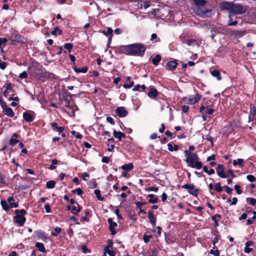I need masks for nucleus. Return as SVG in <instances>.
I'll return each mask as SVG.
<instances>
[{
  "mask_svg": "<svg viewBox=\"0 0 256 256\" xmlns=\"http://www.w3.org/2000/svg\"><path fill=\"white\" fill-rule=\"evenodd\" d=\"M254 216L252 218V219H248L247 220V224L248 225L252 224L254 222V220L256 218V212H254Z\"/></svg>",
  "mask_w": 256,
  "mask_h": 256,
  "instance_id": "42",
  "label": "nucleus"
},
{
  "mask_svg": "<svg viewBox=\"0 0 256 256\" xmlns=\"http://www.w3.org/2000/svg\"><path fill=\"white\" fill-rule=\"evenodd\" d=\"M36 246L38 248V250L42 252H46V250L44 248L43 244L40 243V242H36Z\"/></svg>",
  "mask_w": 256,
  "mask_h": 256,
  "instance_id": "22",
  "label": "nucleus"
},
{
  "mask_svg": "<svg viewBox=\"0 0 256 256\" xmlns=\"http://www.w3.org/2000/svg\"><path fill=\"white\" fill-rule=\"evenodd\" d=\"M80 208L78 204V205H74L72 207L71 212L74 214H76L80 212Z\"/></svg>",
  "mask_w": 256,
  "mask_h": 256,
  "instance_id": "19",
  "label": "nucleus"
},
{
  "mask_svg": "<svg viewBox=\"0 0 256 256\" xmlns=\"http://www.w3.org/2000/svg\"><path fill=\"white\" fill-rule=\"evenodd\" d=\"M57 32H58L60 35H61L62 34V31L60 30L58 27H55L54 30L52 32V35H56Z\"/></svg>",
  "mask_w": 256,
  "mask_h": 256,
  "instance_id": "38",
  "label": "nucleus"
},
{
  "mask_svg": "<svg viewBox=\"0 0 256 256\" xmlns=\"http://www.w3.org/2000/svg\"><path fill=\"white\" fill-rule=\"evenodd\" d=\"M134 84V82H131L129 84H124V87L126 88H132Z\"/></svg>",
  "mask_w": 256,
  "mask_h": 256,
  "instance_id": "53",
  "label": "nucleus"
},
{
  "mask_svg": "<svg viewBox=\"0 0 256 256\" xmlns=\"http://www.w3.org/2000/svg\"><path fill=\"white\" fill-rule=\"evenodd\" d=\"M74 71L77 73H79V72L86 73L88 70V68L86 66L83 67L81 69H79L76 67H74Z\"/></svg>",
  "mask_w": 256,
  "mask_h": 256,
  "instance_id": "27",
  "label": "nucleus"
},
{
  "mask_svg": "<svg viewBox=\"0 0 256 256\" xmlns=\"http://www.w3.org/2000/svg\"><path fill=\"white\" fill-rule=\"evenodd\" d=\"M210 72H211L212 75L213 76L216 78H217V80H221L220 74L218 70H214L212 71H211Z\"/></svg>",
  "mask_w": 256,
  "mask_h": 256,
  "instance_id": "20",
  "label": "nucleus"
},
{
  "mask_svg": "<svg viewBox=\"0 0 256 256\" xmlns=\"http://www.w3.org/2000/svg\"><path fill=\"white\" fill-rule=\"evenodd\" d=\"M15 213L16 214L14 216L16 222L20 226H23L26 221V218L24 216L20 215L18 210H16Z\"/></svg>",
  "mask_w": 256,
  "mask_h": 256,
  "instance_id": "6",
  "label": "nucleus"
},
{
  "mask_svg": "<svg viewBox=\"0 0 256 256\" xmlns=\"http://www.w3.org/2000/svg\"><path fill=\"white\" fill-rule=\"evenodd\" d=\"M210 253L211 254H214V256H220L219 251L217 250H211L210 251Z\"/></svg>",
  "mask_w": 256,
  "mask_h": 256,
  "instance_id": "52",
  "label": "nucleus"
},
{
  "mask_svg": "<svg viewBox=\"0 0 256 256\" xmlns=\"http://www.w3.org/2000/svg\"><path fill=\"white\" fill-rule=\"evenodd\" d=\"M14 200V198L12 196H10L8 199V201L9 202L10 206L11 208H17L18 206V204L13 202Z\"/></svg>",
  "mask_w": 256,
  "mask_h": 256,
  "instance_id": "21",
  "label": "nucleus"
},
{
  "mask_svg": "<svg viewBox=\"0 0 256 256\" xmlns=\"http://www.w3.org/2000/svg\"><path fill=\"white\" fill-rule=\"evenodd\" d=\"M18 142H20V141L18 140L14 139V138H11L10 140V144L12 146H14V144H16Z\"/></svg>",
  "mask_w": 256,
  "mask_h": 256,
  "instance_id": "47",
  "label": "nucleus"
},
{
  "mask_svg": "<svg viewBox=\"0 0 256 256\" xmlns=\"http://www.w3.org/2000/svg\"><path fill=\"white\" fill-rule=\"evenodd\" d=\"M245 32L244 30H234L232 32V36L238 38L244 36Z\"/></svg>",
  "mask_w": 256,
  "mask_h": 256,
  "instance_id": "10",
  "label": "nucleus"
},
{
  "mask_svg": "<svg viewBox=\"0 0 256 256\" xmlns=\"http://www.w3.org/2000/svg\"><path fill=\"white\" fill-rule=\"evenodd\" d=\"M182 188L188 190V192L193 196H197L198 194V190L196 189L193 184H186L182 186Z\"/></svg>",
  "mask_w": 256,
  "mask_h": 256,
  "instance_id": "5",
  "label": "nucleus"
},
{
  "mask_svg": "<svg viewBox=\"0 0 256 256\" xmlns=\"http://www.w3.org/2000/svg\"><path fill=\"white\" fill-rule=\"evenodd\" d=\"M110 159L108 157L104 156L102 158V162L104 163H108Z\"/></svg>",
  "mask_w": 256,
  "mask_h": 256,
  "instance_id": "64",
  "label": "nucleus"
},
{
  "mask_svg": "<svg viewBox=\"0 0 256 256\" xmlns=\"http://www.w3.org/2000/svg\"><path fill=\"white\" fill-rule=\"evenodd\" d=\"M150 198L148 202L152 204L156 203L158 202V198L153 194H150L148 196Z\"/></svg>",
  "mask_w": 256,
  "mask_h": 256,
  "instance_id": "18",
  "label": "nucleus"
},
{
  "mask_svg": "<svg viewBox=\"0 0 256 256\" xmlns=\"http://www.w3.org/2000/svg\"><path fill=\"white\" fill-rule=\"evenodd\" d=\"M247 179L250 182H253L256 180V178L252 175H248L246 176Z\"/></svg>",
  "mask_w": 256,
  "mask_h": 256,
  "instance_id": "54",
  "label": "nucleus"
},
{
  "mask_svg": "<svg viewBox=\"0 0 256 256\" xmlns=\"http://www.w3.org/2000/svg\"><path fill=\"white\" fill-rule=\"evenodd\" d=\"M24 118L27 122H30L34 120L32 116L27 112H25L23 114Z\"/></svg>",
  "mask_w": 256,
  "mask_h": 256,
  "instance_id": "16",
  "label": "nucleus"
},
{
  "mask_svg": "<svg viewBox=\"0 0 256 256\" xmlns=\"http://www.w3.org/2000/svg\"><path fill=\"white\" fill-rule=\"evenodd\" d=\"M22 42L21 36L20 35H16L12 39V42ZM12 44H14L12 42Z\"/></svg>",
  "mask_w": 256,
  "mask_h": 256,
  "instance_id": "34",
  "label": "nucleus"
},
{
  "mask_svg": "<svg viewBox=\"0 0 256 256\" xmlns=\"http://www.w3.org/2000/svg\"><path fill=\"white\" fill-rule=\"evenodd\" d=\"M114 136L118 138L120 140H122V138H124L126 136L122 132H118L116 130H114Z\"/></svg>",
  "mask_w": 256,
  "mask_h": 256,
  "instance_id": "17",
  "label": "nucleus"
},
{
  "mask_svg": "<svg viewBox=\"0 0 256 256\" xmlns=\"http://www.w3.org/2000/svg\"><path fill=\"white\" fill-rule=\"evenodd\" d=\"M224 188H226V190L228 194H230L232 191V189L228 186H226Z\"/></svg>",
  "mask_w": 256,
  "mask_h": 256,
  "instance_id": "63",
  "label": "nucleus"
},
{
  "mask_svg": "<svg viewBox=\"0 0 256 256\" xmlns=\"http://www.w3.org/2000/svg\"><path fill=\"white\" fill-rule=\"evenodd\" d=\"M89 176H90L89 174L87 172H84L82 175V177L83 180H84L85 181H86L87 180L86 178H88Z\"/></svg>",
  "mask_w": 256,
  "mask_h": 256,
  "instance_id": "58",
  "label": "nucleus"
},
{
  "mask_svg": "<svg viewBox=\"0 0 256 256\" xmlns=\"http://www.w3.org/2000/svg\"><path fill=\"white\" fill-rule=\"evenodd\" d=\"M117 226V224L114 222L112 224L110 225V230L112 235L116 234V231L114 230V228Z\"/></svg>",
  "mask_w": 256,
  "mask_h": 256,
  "instance_id": "29",
  "label": "nucleus"
},
{
  "mask_svg": "<svg viewBox=\"0 0 256 256\" xmlns=\"http://www.w3.org/2000/svg\"><path fill=\"white\" fill-rule=\"evenodd\" d=\"M176 66L177 62L174 60L169 62L166 64L168 68L170 70H174L176 67Z\"/></svg>",
  "mask_w": 256,
  "mask_h": 256,
  "instance_id": "15",
  "label": "nucleus"
},
{
  "mask_svg": "<svg viewBox=\"0 0 256 256\" xmlns=\"http://www.w3.org/2000/svg\"><path fill=\"white\" fill-rule=\"evenodd\" d=\"M72 192L74 194L76 193L78 195H81L82 194V191L80 188H77L75 190H72Z\"/></svg>",
  "mask_w": 256,
  "mask_h": 256,
  "instance_id": "44",
  "label": "nucleus"
},
{
  "mask_svg": "<svg viewBox=\"0 0 256 256\" xmlns=\"http://www.w3.org/2000/svg\"><path fill=\"white\" fill-rule=\"evenodd\" d=\"M148 95L150 98H154L156 97L158 95V92L156 88H151L148 93Z\"/></svg>",
  "mask_w": 256,
  "mask_h": 256,
  "instance_id": "12",
  "label": "nucleus"
},
{
  "mask_svg": "<svg viewBox=\"0 0 256 256\" xmlns=\"http://www.w3.org/2000/svg\"><path fill=\"white\" fill-rule=\"evenodd\" d=\"M71 133L77 138L80 139L82 137V135L80 133H78L76 131H72Z\"/></svg>",
  "mask_w": 256,
  "mask_h": 256,
  "instance_id": "46",
  "label": "nucleus"
},
{
  "mask_svg": "<svg viewBox=\"0 0 256 256\" xmlns=\"http://www.w3.org/2000/svg\"><path fill=\"white\" fill-rule=\"evenodd\" d=\"M106 120L112 124H114V120H113V118L111 117H108L106 118Z\"/></svg>",
  "mask_w": 256,
  "mask_h": 256,
  "instance_id": "61",
  "label": "nucleus"
},
{
  "mask_svg": "<svg viewBox=\"0 0 256 256\" xmlns=\"http://www.w3.org/2000/svg\"><path fill=\"white\" fill-rule=\"evenodd\" d=\"M0 204L4 210H9V206L6 200H2L0 202Z\"/></svg>",
  "mask_w": 256,
  "mask_h": 256,
  "instance_id": "26",
  "label": "nucleus"
},
{
  "mask_svg": "<svg viewBox=\"0 0 256 256\" xmlns=\"http://www.w3.org/2000/svg\"><path fill=\"white\" fill-rule=\"evenodd\" d=\"M215 190L218 192H220L222 191V188L220 186V182L216 183L215 185Z\"/></svg>",
  "mask_w": 256,
  "mask_h": 256,
  "instance_id": "43",
  "label": "nucleus"
},
{
  "mask_svg": "<svg viewBox=\"0 0 256 256\" xmlns=\"http://www.w3.org/2000/svg\"><path fill=\"white\" fill-rule=\"evenodd\" d=\"M152 237V236H148V235H144L143 239L145 243H148L149 240L150 238Z\"/></svg>",
  "mask_w": 256,
  "mask_h": 256,
  "instance_id": "49",
  "label": "nucleus"
},
{
  "mask_svg": "<svg viewBox=\"0 0 256 256\" xmlns=\"http://www.w3.org/2000/svg\"><path fill=\"white\" fill-rule=\"evenodd\" d=\"M125 50L129 55L142 56L145 52L146 48L142 44L136 43L126 46Z\"/></svg>",
  "mask_w": 256,
  "mask_h": 256,
  "instance_id": "2",
  "label": "nucleus"
},
{
  "mask_svg": "<svg viewBox=\"0 0 256 256\" xmlns=\"http://www.w3.org/2000/svg\"><path fill=\"white\" fill-rule=\"evenodd\" d=\"M234 16L232 14H229V20L228 22V26H236L238 24V22L236 20L233 21L232 16Z\"/></svg>",
  "mask_w": 256,
  "mask_h": 256,
  "instance_id": "24",
  "label": "nucleus"
},
{
  "mask_svg": "<svg viewBox=\"0 0 256 256\" xmlns=\"http://www.w3.org/2000/svg\"><path fill=\"white\" fill-rule=\"evenodd\" d=\"M82 252L84 253H87V252H90L89 250L85 246H82Z\"/></svg>",
  "mask_w": 256,
  "mask_h": 256,
  "instance_id": "60",
  "label": "nucleus"
},
{
  "mask_svg": "<svg viewBox=\"0 0 256 256\" xmlns=\"http://www.w3.org/2000/svg\"><path fill=\"white\" fill-rule=\"evenodd\" d=\"M161 60V56L159 54H157L155 57L152 59V64L156 66Z\"/></svg>",
  "mask_w": 256,
  "mask_h": 256,
  "instance_id": "23",
  "label": "nucleus"
},
{
  "mask_svg": "<svg viewBox=\"0 0 256 256\" xmlns=\"http://www.w3.org/2000/svg\"><path fill=\"white\" fill-rule=\"evenodd\" d=\"M4 112L8 116L12 117L14 115L12 109L10 108H6V110H4Z\"/></svg>",
  "mask_w": 256,
  "mask_h": 256,
  "instance_id": "31",
  "label": "nucleus"
},
{
  "mask_svg": "<svg viewBox=\"0 0 256 256\" xmlns=\"http://www.w3.org/2000/svg\"><path fill=\"white\" fill-rule=\"evenodd\" d=\"M201 96L198 94H196L194 97H190L188 100V104H192L198 102Z\"/></svg>",
  "mask_w": 256,
  "mask_h": 256,
  "instance_id": "9",
  "label": "nucleus"
},
{
  "mask_svg": "<svg viewBox=\"0 0 256 256\" xmlns=\"http://www.w3.org/2000/svg\"><path fill=\"white\" fill-rule=\"evenodd\" d=\"M184 154L186 156V161L189 166L196 168L198 170L202 168V163L198 160V158L196 154L192 153L188 150H184Z\"/></svg>",
  "mask_w": 256,
  "mask_h": 256,
  "instance_id": "3",
  "label": "nucleus"
},
{
  "mask_svg": "<svg viewBox=\"0 0 256 256\" xmlns=\"http://www.w3.org/2000/svg\"><path fill=\"white\" fill-rule=\"evenodd\" d=\"M72 45L70 44V43H67V44H66L64 46V47L66 49V50H70L72 48Z\"/></svg>",
  "mask_w": 256,
  "mask_h": 256,
  "instance_id": "48",
  "label": "nucleus"
},
{
  "mask_svg": "<svg viewBox=\"0 0 256 256\" xmlns=\"http://www.w3.org/2000/svg\"><path fill=\"white\" fill-rule=\"evenodd\" d=\"M66 106L71 110V111H69L68 112L69 114L71 116H74V112L76 110V106H70V102H68L67 104L66 105Z\"/></svg>",
  "mask_w": 256,
  "mask_h": 256,
  "instance_id": "14",
  "label": "nucleus"
},
{
  "mask_svg": "<svg viewBox=\"0 0 256 256\" xmlns=\"http://www.w3.org/2000/svg\"><path fill=\"white\" fill-rule=\"evenodd\" d=\"M168 150H170V151H173V150H178V146L176 144H174V146H172V144L170 143L168 144Z\"/></svg>",
  "mask_w": 256,
  "mask_h": 256,
  "instance_id": "28",
  "label": "nucleus"
},
{
  "mask_svg": "<svg viewBox=\"0 0 256 256\" xmlns=\"http://www.w3.org/2000/svg\"><path fill=\"white\" fill-rule=\"evenodd\" d=\"M205 110H206V112L208 114H213V112H214V109H213V108H209V107H206V108Z\"/></svg>",
  "mask_w": 256,
  "mask_h": 256,
  "instance_id": "50",
  "label": "nucleus"
},
{
  "mask_svg": "<svg viewBox=\"0 0 256 256\" xmlns=\"http://www.w3.org/2000/svg\"><path fill=\"white\" fill-rule=\"evenodd\" d=\"M224 170V168L223 165L220 164H218L216 168L218 175L222 178H226Z\"/></svg>",
  "mask_w": 256,
  "mask_h": 256,
  "instance_id": "7",
  "label": "nucleus"
},
{
  "mask_svg": "<svg viewBox=\"0 0 256 256\" xmlns=\"http://www.w3.org/2000/svg\"><path fill=\"white\" fill-rule=\"evenodd\" d=\"M104 250L105 252V254L108 253L110 256H115V252L113 250H109L108 246H106L104 248Z\"/></svg>",
  "mask_w": 256,
  "mask_h": 256,
  "instance_id": "33",
  "label": "nucleus"
},
{
  "mask_svg": "<svg viewBox=\"0 0 256 256\" xmlns=\"http://www.w3.org/2000/svg\"><path fill=\"white\" fill-rule=\"evenodd\" d=\"M54 77V74L42 70L36 74V78L42 82L45 81L48 78H53Z\"/></svg>",
  "mask_w": 256,
  "mask_h": 256,
  "instance_id": "4",
  "label": "nucleus"
},
{
  "mask_svg": "<svg viewBox=\"0 0 256 256\" xmlns=\"http://www.w3.org/2000/svg\"><path fill=\"white\" fill-rule=\"evenodd\" d=\"M220 216L219 214H216L212 217V220L215 222V226H218V222L220 220Z\"/></svg>",
  "mask_w": 256,
  "mask_h": 256,
  "instance_id": "30",
  "label": "nucleus"
},
{
  "mask_svg": "<svg viewBox=\"0 0 256 256\" xmlns=\"http://www.w3.org/2000/svg\"><path fill=\"white\" fill-rule=\"evenodd\" d=\"M226 178L229 176H231L232 178L234 177V174L233 172L230 170L226 171Z\"/></svg>",
  "mask_w": 256,
  "mask_h": 256,
  "instance_id": "45",
  "label": "nucleus"
},
{
  "mask_svg": "<svg viewBox=\"0 0 256 256\" xmlns=\"http://www.w3.org/2000/svg\"><path fill=\"white\" fill-rule=\"evenodd\" d=\"M94 194L98 200H103L104 198L100 196V191L98 190H94Z\"/></svg>",
  "mask_w": 256,
  "mask_h": 256,
  "instance_id": "36",
  "label": "nucleus"
},
{
  "mask_svg": "<svg viewBox=\"0 0 256 256\" xmlns=\"http://www.w3.org/2000/svg\"><path fill=\"white\" fill-rule=\"evenodd\" d=\"M28 74L26 72H23L19 76V77L21 78H26Z\"/></svg>",
  "mask_w": 256,
  "mask_h": 256,
  "instance_id": "56",
  "label": "nucleus"
},
{
  "mask_svg": "<svg viewBox=\"0 0 256 256\" xmlns=\"http://www.w3.org/2000/svg\"><path fill=\"white\" fill-rule=\"evenodd\" d=\"M186 43H187L188 46H192V45H194V44H195V45L198 44V42H197L196 40H194V39H191V40H188L187 42H186Z\"/></svg>",
  "mask_w": 256,
  "mask_h": 256,
  "instance_id": "40",
  "label": "nucleus"
},
{
  "mask_svg": "<svg viewBox=\"0 0 256 256\" xmlns=\"http://www.w3.org/2000/svg\"><path fill=\"white\" fill-rule=\"evenodd\" d=\"M61 230L62 229L60 228H56L54 229V231L52 232V234L54 236H56L61 232Z\"/></svg>",
  "mask_w": 256,
  "mask_h": 256,
  "instance_id": "39",
  "label": "nucleus"
},
{
  "mask_svg": "<svg viewBox=\"0 0 256 256\" xmlns=\"http://www.w3.org/2000/svg\"><path fill=\"white\" fill-rule=\"evenodd\" d=\"M220 7L222 10H228L229 14L233 16L244 14L248 9L246 6L228 2H220Z\"/></svg>",
  "mask_w": 256,
  "mask_h": 256,
  "instance_id": "1",
  "label": "nucleus"
},
{
  "mask_svg": "<svg viewBox=\"0 0 256 256\" xmlns=\"http://www.w3.org/2000/svg\"><path fill=\"white\" fill-rule=\"evenodd\" d=\"M116 112L120 117H124L128 114V112L126 110L124 107L117 108L116 109Z\"/></svg>",
  "mask_w": 256,
  "mask_h": 256,
  "instance_id": "8",
  "label": "nucleus"
},
{
  "mask_svg": "<svg viewBox=\"0 0 256 256\" xmlns=\"http://www.w3.org/2000/svg\"><path fill=\"white\" fill-rule=\"evenodd\" d=\"M104 32L106 35L110 34L112 32V30L111 28H108L107 29L106 32Z\"/></svg>",
  "mask_w": 256,
  "mask_h": 256,
  "instance_id": "62",
  "label": "nucleus"
},
{
  "mask_svg": "<svg viewBox=\"0 0 256 256\" xmlns=\"http://www.w3.org/2000/svg\"><path fill=\"white\" fill-rule=\"evenodd\" d=\"M6 183L4 176L0 172V184H5Z\"/></svg>",
  "mask_w": 256,
  "mask_h": 256,
  "instance_id": "51",
  "label": "nucleus"
},
{
  "mask_svg": "<svg viewBox=\"0 0 256 256\" xmlns=\"http://www.w3.org/2000/svg\"><path fill=\"white\" fill-rule=\"evenodd\" d=\"M234 188L238 194L242 193V191L240 190V186L238 185H235Z\"/></svg>",
  "mask_w": 256,
  "mask_h": 256,
  "instance_id": "59",
  "label": "nucleus"
},
{
  "mask_svg": "<svg viewBox=\"0 0 256 256\" xmlns=\"http://www.w3.org/2000/svg\"><path fill=\"white\" fill-rule=\"evenodd\" d=\"M250 113L248 116L249 121H252L254 120V114L256 112V110L255 108V106L254 105L251 104H250Z\"/></svg>",
  "mask_w": 256,
  "mask_h": 256,
  "instance_id": "11",
  "label": "nucleus"
},
{
  "mask_svg": "<svg viewBox=\"0 0 256 256\" xmlns=\"http://www.w3.org/2000/svg\"><path fill=\"white\" fill-rule=\"evenodd\" d=\"M56 182L54 180H50L46 183V188H52L55 186Z\"/></svg>",
  "mask_w": 256,
  "mask_h": 256,
  "instance_id": "32",
  "label": "nucleus"
},
{
  "mask_svg": "<svg viewBox=\"0 0 256 256\" xmlns=\"http://www.w3.org/2000/svg\"><path fill=\"white\" fill-rule=\"evenodd\" d=\"M58 162V160L56 159H54L52 160V164H50V170H54L56 168V165Z\"/></svg>",
  "mask_w": 256,
  "mask_h": 256,
  "instance_id": "37",
  "label": "nucleus"
},
{
  "mask_svg": "<svg viewBox=\"0 0 256 256\" xmlns=\"http://www.w3.org/2000/svg\"><path fill=\"white\" fill-rule=\"evenodd\" d=\"M194 1L197 5L204 6L206 4L204 0H194Z\"/></svg>",
  "mask_w": 256,
  "mask_h": 256,
  "instance_id": "41",
  "label": "nucleus"
},
{
  "mask_svg": "<svg viewBox=\"0 0 256 256\" xmlns=\"http://www.w3.org/2000/svg\"><path fill=\"white\" fill-rule=\"evenodd\" d=\"M195 13L197 15L202 17H204L206 15V12L204 11L200 10H196Z\"/></svg>",
  "mask_w": 256,
  "mask_h": 256,
  "instance_id": "35",
  "label": "nucleus"
},
{
  "mask_svg": "<svg viewBox=\"0 0 256 256\" xmlns=\"http://www.w3.org/2000/svg\"><path fill=\"white\" fill-rule=\"evenodd\" d=\"M133 168V165L131 163H129L128 164H126L123 165L122 166V168L123 170L129 171L130 170Z\"/></svg>",
  "mask_w": 256,
  "mask_h": 256,
  "instance_id": "25",
  "label": "nucleus"
},
{
  "mask_svg": "<svg viewBox=\"0 0 256 256\" xmlns=\"http://www.w3.org/2000/svg\"><path fill=\"white\" fill-rule=\"evenodd\" d=\"M148 216L150 222L153 225V226H154L156 225V218L154 216L152 211L148 212Z\"/></svg>",
  "mask_w": 256,
  "mask_h": 256,
  "instance_id": "13",
  "label": "nucleus"
},
{
  "mask_svg": "<svg viewBox=\"0 0 256 256\" xmlns=\"http://www.w3.org/2000/svg\"><path fill=\"white\" fill-rule=\"evenodd\" d=\"M8 40L6 38H0V48L2 45L4 44L7 42Z\"/></svg>",
  "mask_w": 256,
  "mask_h": 256,
  "instance_id": "55",
  "label": "nucleus"
},
{
  "mask_svg": "<svg viewBox=\"0 0 256 256\" xmlns=\"http://www.w3.org/2000/svg\"><path fill=\"white\" fill-rule=\"evenodd\" d=\"M189 110V107L188 106L184 105L182 106V110L184 112H188Z\"/></svg>",
  "mask_w": 256,
  "mask_h": 256,
  "instance_id": "57",
  "label": "nucleus"
}]
</instances>
